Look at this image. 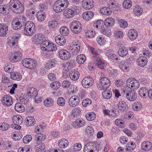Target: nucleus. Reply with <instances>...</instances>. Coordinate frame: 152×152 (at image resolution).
I'll list each match as a JSON object with an SVG mask.
<instances>
[{
	"label": "nucleus",
	"mask_w": 152,
	"mask_h": 152,
	"mask_svg": "<svg viewBox=\"0 0 152 152\" xmlns=\"http://www.w3.org/2000/svg\"><path fill=\"white\" fill-rule=\"evenodd\" d=\"M100 145L96 141L87 143L84 146V152H98Z\"/></svg>",
	"instance_id": "f257e3e1"
},
{
	"label": "nucleus",
	"mask_w": 152,
	"mask_h": 152,
	"mask_svg": "<svg viewBox=\"0 0 152 152\" xmlns=\"http://www.w3.org/2000/svg\"><path fill=\"white\" fill-rule=\"evenodd\" d=\"M35 24L33 22L28 21L24 26L23 32L26 35L31 36L35 32Z\"/></svg>",
	"instance_id": "f03ea898"
},
{
	"label": "nucleus",
	"mask_w": 152,
	"mask_h": 152,
	"mask_svg": "<svg viewBox=\"0 0 152 152\" xmlns=\"http://www.w3.org/2000/svg\"><path fill=\"white\" fill-rule=\"evenodd\" d=\"M80 10V8L79 6L73 5L71 9H67L64 10V16L67 18H72L75 14H78Z\"/></svg>",
	"instance_id": "7ed1b4c3"
},
{
	"label": "nucleus",
	"mask_w": 152,
	"mask_h": 152,
	"mask_svg": "<svg viewBox=\"0 0 152 152\" xmlns=\"http://www.w3.org/2000/svg\"><path fill=\"white\" fill-rule=\"evenodd\" d=\"M100 83L97 84V87L99 90H106L110 85V80L106 77H101L99 79Z\"/></svg>",
	"instance_id": "20e7f679"
},
{
	"label": "nucleus",
	"mask_w": 152,
	"mask_h": 152,
	"mask_svg": "<svg viewBox=\"0 0 152 152\" xmlns=\"http://www.w3.org/2000/svg\"><path fill=\"white\" fill-rule=\"evenodd\" d=\"M22 64L25 67L30 69H35L37 65V61L34 59L26 58L24 59L22 61Z\"/></svg>",
	"instance_id": "39448f33"
},
{
	"label": "nucleus",
	"mask_w": 152,
	"mask_h": 152,
	"mask_svg": "<svg viewBox=\"0 0 152 152\" xmlns=\"http://www.w3.org/2000/svg\"><path fill=\"white\" fill-rule=\"evenodd\" d=\"M12 121L14 124L13 127L15 129H20L21 127L20 126L23 122V120L22 117L18 115H15L12 118Z\"/></svg>",
	"instance_id": "423d86ee"
},
{
	"label": "nucleus",
	"mask_w": 152,
	"mask_h": 152,
	"mask_svg": "<svg viewBox=\"0 0 152 152\" xmlns=\"http://www.w3.org/2000/svg\"><path fill=\"white\" fill-rule=\"evenodd\" d=\"M126 85L127 86L130 88H134L133 90L137 89L139 87L140 83L139 81L134 78H129L126 81Z\"/></svg>",
	"instance_id": "0eeeda50"
},
{
	"label": "nucleus",
	"mask_w": 152,
	"mask_h": 152,
	"mask_svg": "<svg viewBox=\"0 0 152 152\" xmlns=\"http://www.w3.org/2000/svg\"><path fill=\"white\" fill-rule=\"evenodd\" d=\"M94 82V80L92 77H86L83 79L82 84L83 88H88L92 86Z\"/></svg>",
	"instance_id": "6e6552de"
},
{
	"label": "nucleus",
	"mask_w": 152,
	"mask_h": 152,
	"mask_svg": "<svg viewBox=\"0 0 152 152\" xmlns=\"http://www.w3.org/2000/svg\"><path fill=\"white\" fill-rule=\"evenodd\" d=\"M60 58L62 60H67L69 59L71 56L70 53L68 51L62 49L58 52Z\"/></svg>",
	"instance_id": "1a4fd4ad"
},
{
	"label": "nucleus",
	"mask_w": 152,
	"mask_h": 152,
	"mask_svg": "<svg viewBox=\"0 0 152 152\" xmlns=\"http://www.w3.org/2000/svg\"><path fill=\"white\" fill-rule=\"evenodd\" d=\"M94 63L101 69H104L106 66L105 63L99 57H94L93 60Z\"/></svg>",
	"instance_id": "9d476101"
},
{
	"label": "nucleus",
	"mask_w": 152,
	"mask_h": 152,
	"mask_svg": "<svg viewBox=\"0 0 152 152\" xmlns=\"http://www.w3.org/2000/svg\"><path fill=\"white\" fill-rule=\"evenodd\" d=\"M80 102V97L77 96H73L69 99V104L70 106L75 107L79 104Z\"/></svg>",
	"instance_id": "9b49d317"
},
{
	"label": "nucleus",
	"mask_w": 152,
	"mask_h": 152,
	"mask_svg": "<svg viewBox=\"0 0 152 152\" xmlns=\"http://www.w3.org/2000/svg\"><path fill=\"white\" fill-rule=\"evenodd\" d=\"M22 56V54L20 51H15L13 52V53L11 56L10 60L15 62H18L21 59Z\"/></svg>",
	"instance_id": "f8f14e48"
},
{
	"label": "nucleus",
	"mask_w": 152,
	"mask_h": 152,
	"mask_svg": "<svg viewBox=\"0 0 152 152\" xmlns=\"http://www.w3.org/2000/svg\"><path fill=\"white\" fill-rule=\"evenodd\" d=\"M28 90L27 94L30 98L34 99L37 96L38 91L37 89L33 87H30Z\"/></svg>",
	"instance_id": "ddd939ff"
},
{
	"label": "nucleus",
	"mask_w": 152,
	"mask_h": 152,
	"mask_svg": "<svg viewBox=\"0 0 152 152\" xmlns=\"http://www.w3.org/2000/svg\"><path fill=\"white\" fill-rule=\"evenodd\" d=\"M119 110L123 112H126L128 109V107L126 102L124 101H120L117 104Z\"/></svg>",
	"instance_id": "4468645a"
},
{
	"label": "nucleus",
	"mask_w": 152,
	"mask_h": 152,
	"mask_svg": "<svg viewBox=\"0 0 152 152\" xmlns=\"http://www.w3.org/2000/svg\"><path fill=\"white\" fill-rule=\"evenodd\" d=\"M130 64L126 60L122 61L119 63V67L124 72H127L129 70Z\"/></svg>",
	"instance_id": "2eb2a0df"
},
{
	"label": "nucleus",
	"mask_w": 152,
	"mask_h": 152,
	"mask_svg": "<svg viewBox=\"0 0 152 152\" xmlns=\"http://www.w3.org/2000/svg\"><path fill=\"white\" fill-rule=\"evenodd\" d=\"M53 8L57 13L61 12L66 9L63 6H61V3L58 0L54 3Z\"/></svg>",
	"instance_id": "dca6fc26"
},
{
	"label": "nucleus",
	"mask_w": 152,
	"mask_h": 152,
	"mask_svg": "<svg viewBox=\"0 0 152 152\" xmlns=\"http://www.w3.org/2000/svg\"><path fill=\"white\" fill-rule=\"evenodd\" d=\"M148 60L146 57L141 56L137 60V64L140 66L144 67L147 64Z\"/></svg>",
	"instance_id": "f3484780"
},
{
	"label": "nucleus",
	"mask_w": 152,
	"mask_h": 152,
	"mask_svg": "<svg viewBox=\"0 0 152 152\" xmlns=\"http://www.w3.org/2000/svg\"><path fill=\"white\" fill-rule=\"evenodd\" d=\"M8 27L7 25L4 23H0V36L5 37L7 34Z\"/></svg>",
	"instance_id": "a211bd4d"
},
{
	"label": "nucleus",
	"mask_w": 152,
	"mask_h": 152,
	"mask_svg": "<svg viewBox=\"0 0 152 152\" xmlns=\"http://www.w3.org/2000/svg\"><path fill=\"white\" fill-rule=\"evenodd\" d=\"M128 50L125 46H121L118 49V55L121 57L126 56L128 54Z\"/></svg>",
	"instance_id": "6ab92c4d"
},
{
	"label": "nucleus",
	"mask_w": 152,
	"mask_h": 152,
	"mask_svg": "<svg viewBox=\"0 0 152 152\" xmlns=\"http://www.w3.org/2000/svg\"><path fill=\"white\" fill-rule=\"evenodd\" d=\"M94 14L93 12L91 11H88L84 12L82 15L84 20L89 21L93 18Z\"/></svg>",
	"instance_id": "aec40b11"
},
{
	"label": "nucleus",
	"mask_w": 152,
	"mask_h": 152,
	"mask_svg": "<svg viewBox=\"0 0 152 152\" xmlns=\"http://www.w3.org/2000/svg\"><path fill=\"white\" fill-rule=\"evenodd\" d=\"M13 8H14V9L12 10L17 13H21L24 10V5L21 3L17 5L15 4L14 5Z\"/></svg>",
	"instance_id": "412c9836"
},
{
	"label": "nucleus",
	"mask_w": 152,
	"mask_h": 152,
	"mask_svg": "<svg viewBox=\"0 0 152 152\" xmlns=\"http://www.w3.org/2000/svg\"><path fill=\"white\" fill-rule=\"evenodd\" d=\"M141 148L143 150L149 151L152 148V143L149 141L144 142L141 144Z\"/></svg>",
	"instance_id": "4be33fe9"
},
{
	"label": "nucleus",
	"mask_w": 152,
	"mask_h": 152,
	"mask_svg": "<svg viewBox=\"0 0 152 152\" xmlns=\"http://www.w3.org/2000/svg\"><path fill=\"white\" fill-rule=\"evenodd\" d=\"M79 72L75 69H72L69 73V77L72 80H77L79 78Z\"/></svg>",
	"instance_id": "5701e85b"
},
{
	"label": "nucleus",
	"mask_w": 152,
	"mask_h": 152,
	"mask_svg": "<svg viewBox=\"0 0 152 152\" xmlns=\"http://www.w3.org/2000/svg\"><path fill=\"white\" fill-rule=\"evenodd\" d=\"M24 121L25 124L27 126H31L35 124V120L32 116H28L25 118Z\"/></svg>",
	"instance_id": "b1692460"
},
{
	"label": "nucleus",
	"mask_w": 152,
	"mask_h": 152,
	"mask_svg": "<svg viewBox=\"0 0 152 152\" xmlns=\"http://www.w3.org/2000/svg\"><path fill=\"white\" fill-rule=\"evenodd\" d=\"M55 40L56 42L61 46H63L66 43V39L64 37H61V35H58L55 37Z\"/></svg>",
	"instance_id": "393cba45"
},
{
	"label": "nucleus",
	"mask_w": 152,
	"mask_h": 152,
	"mask_svg": "<svg viewBox=\"0 0 152 152\" xmlns=\"http://www.w3.org/2000/svg\"><path fill=\"white\" fill-rule=\"evenodd\" d=\"M138 33L136 30L131 29L129 31L128 35L130 39L133 40L136 39L138 36Z\"/></svg>",
	"instance_id": "a878e982"
},
{
	"label": "nucleus",
	"mask_w": 152,
	"mask_h": 152,
	"mask_svg": "<svg viewBox=\"0 0 152 152\" xmlns=\"http://www.w3.org/2000/svg\"><path fill=\"white\" fill-rule=\"evenodd\" d=\"M129 93L126 94V99L129 101H134L137 98V94L134 91H132L130 90Z\"/></svg>",
	"instance_id": "bb28decb"
},
{
	"label": "nucleus",
	"mask_w": 152,
	"mask_h": 152,
	"mask_svg": "<svg viewBox=\"0 0 152 152\" xmlns=\"http://www.w3.org/2000/svg\"><path fill=\"white\" fill-rule=\"evenodd\" d=\"M85 123V121L84 120L78 119L73 123L72 125L75 128H78L84 126Z\"/></svg>",
	"instance_id": "cd10ccee"
},
{
	"label": "nucleus",
	"mask_w": 152,
	"mask_h": 152,
	"mask_svg": "<svg viewBox=\"0 0 152 152\" xmlns=\"http://www.w3.org/2000/svg\"><path fill=\"white\" fill-rule=\"evenodd\" d=\"M115 20L112 17H109L106 18L104 22V24L107 27L112 26L115 24Z\"/></svg>",
	"instance_id": "c85d7f7f"
},
{
	"label": "nucleus",
	"mask_w": 152,
	"mask_h": 152,
	"mask_svg": "<svg viewBox=\"0 0 152 152\" xmlns=\"http://www.w3.org/2000/svg\"><path fill=\"white\" fill-rule=\"evenodd\" d=\"M83 4V7L85 9L88 10L94 7V2L92 0H86Z\"/></svg>",
	"instance_id": "c756f323"
},
{
	"label": "nucleus",
	"mask_w": 152,
	"mask_h": 152,
	"mask_svg": "<svg viewBox=\"0 0 152 152\" xmlns=\"http://www.w3.org/2000/svg\"><path fill=\"white\" fill-rule=\"evenodd\" d=\"M10 75L11 79L14 80L20 81L22 79V75L18 72H12Z\"/></svg>",
	"instance_id": "7c9ffc66"
},
{
	"label": "nucleus",
	"mask_w": 152,
	"mask_h": 152,
	"mask_svg": "<svg viewBox=\"0 0 152 152\" xmlns=\"http://www.w3.org/2000/svg\"><path fill=\"white\" fill-rule=\"evenodd\" d=\"M100 12L102 15H108L111 14L112 10L109 7H104L101 8L99 10Z\"/></svg>",
	"instance_id": "2f4dec72"
},
{
	"label": "nucleus",
	"mask_w": 152,
	"mask_h": 152,
	"mask_svg": "<svg viewBox=\"0 0 152 152\" xmlns=\"http://www.w3.org/2000/svg\"><path fill=\"white\" fill-rule=\"evenodd\" d=\"M34 39L36 40V41L39 43H41L45 40V35L41 33L35 34Z\"/></svg>",
	"instance_id": "473e14b6"
},
{
	"label": "nucleus",
	"mask_w": 152,
	"mask_h": 152,
	"mask_svg": "<svg viewBox=\"0 0 152 152\" xmlns=\"http://www.w3.org/2000/svg\"><path fill=\"white\" fill-rule=\"evenodd\" d=\"M46 15L45 13L41 10L38 11L37 13V18L39 21H44L45 20Z\"/></svg>",
	"instance_id": "72a5a7b5"
},
{
	"label": "nucleus",
	"mask_w": 152,
	"mask_h": 152,
	"mask_svg": "<svg viewBox=\"0 0 152 152\" xmlns=\"http://www.w3.org/2000/svg\"><path fill=\"white\" fill-rule=\"evenodd\" d=\"M22 24L18 20H14L12 22V28L14 30H17L20 28L22 27Z\"/></svg>",
	"instance_id": "f704fd0d"
},
{
	"label": "nucleus",
	"mask_w": 152,
	"mask_h": 152,
	"mask_svg": "<svg viewBox=\"0 0 152 152\" xmlns=\"http://www.w3.org/2000/svg\"><path fill=\"white\" fill-rule=\"evenodd\" d=\"M20 36V34H18V36H14L12 37L11 40L8 41V44L11 46H12L17 43L18 41L19 37Z\"/></svg>",
	"instance_id": "c9c22d12"
},
{
	"label": "nucleus",
	"mask_w": 152,
	"mask_h": 152,
	"mask_svg": "<svg viewBox=\"0 0 152 152\" xmlns=\"http://www.w3.org/2000/svg\"><path fill=\"white\" fill-rule=\"evenodd\" d=\"M68 144L67 140L65 138H63L59 141L58 145L60 148H64L66 147Z\"/></svg>",
	"instance_id": "e433bc0d"
},
{
	"label": "nucleus",
	"mask_w": 152,
	"mask_h": 152,
	"mask_svg": "<svg viewBox=\"0 0 152 152\" xmlns=\"http://www.w3.org/2000/svg\"><path fill=\"white\" fill-rule=\"evenodd\" d=\"M15 109L16 111L20 113H22L25 110L24 106L20 102H18L15 104Z\"/></svg>",
	"instance_id": "4c0bfd02"
},
{
	"label": "nucleus",
	"mask_w": 152,
	"mask_h": 152,
	"mask_svg": "<svg viewBox=\"0 0 152 152\" xmlns=\"http://www.w3.org/2000/svg\"><path fill=\"white\" fill-rule=\"evenodd\" d=\"M6 7V5H0V12L5 15H7L10 11V10Z\"/></svg>",
	"instance_id": "58836bf2"
},
{
	"label": "nucleus",
	"mask_w": 152,
	"mask_h": 152,
	"mask_svg": "<svg viewBox=\"0 0 152 152\" xmlns=\"http://www.w3.org/2000/svg\"><path fill=\"white\" fill-rule=\"evenodd\" d=\"M60 32L63 36H66L69 34V30L67 27L62 26L60 29Z\"/></svg>",
	"instance_id": "ea45409f"
},
{
	"label": "nucleus",
	"mask_w": 152,
	"mask_h": 152,
	"mask_svg": "<svg viewBox=\"0 0 152 152\" xmlns=\"http://www.w3.org/2000/svg\"><path fill=\"white\" fill-rule=\"evenodd\" d=\"M91 53L94 55L93 56V59H94V57H98V56L100 54L101 52L100 50H95V49L92 47H90L89 48Z\"/></svg>",
	"instance_id": "a19ab883"
},
{
	"label": "nucleus",
	"mask_w": 152,
	"mask_h": 152,
	"mask_svg": "<svg viewBox=\"0 0 152 152\" xmlns=\"http://www.w3.org/2000/svg\"><path fill=\"white\" fill-rule=\"evenodd\" d=\"M136 147V145L133 142H129L126 146V151H132Z\"/></svg>",
	"instance_id": "79ce46f5"
},
{
	"label": "nucleus",
	"mask_w": 152,
	"mask_h": 152,
	"mask_svg": "<svg viewBox=\"0 0 152 152\" xmlns=\"http://www.w3.org/2000/svg\"><path fill=\"white\" fill-rule=\"evenodd\" d=\"M105 26H103L102 28H100L101 29L100 31L103 34L109 37L111 35V30L108 29L107 27H105Z\"/></svg>",
	"instance_id": "37998d69"
},
{
	"label": "nucleus",
	"mask_w": 152,
	"mask_h": 152,
	"mask_svg": "<svg viewBox=\"0 0 152 152\" xmlns=\"http://www.w3.org/2000/svg\"><path fill=\"white\" fill-rule=\"evenodd\" d=\"M76 60L79 64H83L86 60V57L84 55L80 54L77 56Z\"/></svg>",
	"instance_id": "c03bdc74"
},
{
	"label": "nucleus",
	"mask_w": 152,
	"mask_h": 152,
	"mask_svg": "<svg viewBox=\"0 0 152 152\" xmlns=\"http://www.w3.org/2000/svg\"><path fill=\"white\" fill-rule=\"evenodd\" d=\"M86 117L87 120L92 121L95 119L96 115L95 113L93 112H90L87 113L86 114Z\"/></svg>",
	"instance_id": "a18cd8bd"
},
{
	"label": "nucleus",
	"mask_w": 152,
	"mask_h": 152,
	"mask_svg": "<svg viewBox=\"0 0 152 152\" xmlns=\"http://www.w3.org/2000/svg\"><path fill=\"white\" fill-rule=\"evenodd\" d=\"M102 95L104 99H108L111 97L112 93L111 91L106 89L102 92Z\"/></svg>",
	"instance_id": "49530a36"
},
{
	"label": "nucleus",
	"mask_w": 152,
	"mask_h": 152,
	"mask_svg": "<svg viewBox=\"0 0 152 152\" xmlns=\"http://www.w3.org/2000/svg\"><path fill=\"white\" fill-rule=\"evenodd\" d=\"M44 104L46 107H51L53 105V101L51 98H48L44 100Z\"/></svg>",
	"instance_id": "de8ad7c7"
},
{
	"label": "nucleus",
	"mask_w": 152,
	"mask_h": 152,
	"mask_svg": "<svg viewBox=\"0 0 152 152\" xmlns=\"http://www.w3.org/2000/svg\"><path fill=\"white\" fill-rule=\"evenodd\" d=\"M108 5L110 8L111 9H112L114 10H117L118 8L117 4L114 1H110Z\"/></svg>",
	"instance_id": "09e8293b"
},
{
	"label": "nucleus",
	"mask_w": 152,
	"mask_h": 152,
	"mask_svg": "<svg viewBox=\"0 0 152 152\" xmlns=\"http://www.w3.org/2000/svg\"><path fill=\"white\" fill-rule=\"evenodd\" d=\"M58 22L56 20H51L49 22L48 26L51 29H54L57 27Z\"/></svg>",
	"instance_id": "8fccbe9b"
},
{
	"label": "nucleus",
	"mask_w": 152,
	"mask_h": 152,
	"mask_svg": "<svg viewBox=\"0 0 152 152\" xmlns=\"http://www.w3.org/2000/svg\"><path fill=\"white\" fill-rule=\"evenodd\" d=\"M81 111L80 108H75L72 110L71 116L73 118H75L78 117Z\"/></svg>",
	"instance_id": "3c124183"
},
{
	"label": "nucleus",
	"mask_w": 152,
	"mask_h": 152,
	"mask_svg": "<svg viewBox=\"0 0 152 152\" xmlns=\"http://www.w3.org/2000/svg\"><path fill=\"white\" fill-rule=\"evenodd\" d=\"M96 41L100 45H104L106 42L104 37L103 35H100L96 38Z\"/></svg>",
	"instance_id": "603ef678"
},
{
	"label": "nucleus",
	"mask_w": 152,
	"mask_h": 152,
	"mask_svg": "<svg viewBox=\"0 0 152 152\" xmlns=\"http://www.w3.org/2000/svg\"><path fill=\"white\" fill-rule=\"evenodd\" d=\"M134 12L135 15L137 16H140L142 13V9L139 5H137L135 7Z\"/></svg>",
	"instance_id": "864d4df0"
},
{
	"label": "nucleus",
	"mask_w": 152,
	"mask_h": 152,
	"mask_svg": "<svg viewBox=\"0 0 152 152\" xmlns=\"http://www.w3.org/2000/svg\"><path fill=\"white\" fill-rule=\"evenodd\" d=\"M95 33L92 30H87L85 33V35L87 37L90 39L93 38L95 36Z\"/></svg>",
	"instance_id": "5fc2aeb1"
},
{
	"label": "nucleus",
	"mask_w": 152,
	"mask_h": 152,
	"mask_svg": "<svg viewBox=\"0 0 152 152\" xmlns=\"http://www.w3.org/2000/svg\"><path fill=\"white\" fill-rule=\"evenodd\" d=\"M61 86V83L58 81H54L50 84V87L55 90L58 89Z\"/></svg>",
	"instance_id": "6e6d98bb"
},
{
	"label": "nucleus",
	"mask_w": 152,
	"mask_h": 152,
	"mask_svg": "<svg viewBox=\"0 0 152 152\" xmlns=\"http://www.w3.org/2000/svg\"><path fill=\"white\" fill-rule=\"evenodd\" d=\"M148 91L145 88H142L139 89V94L141 97H145Z\"/></svg>",
	"instance_id": "4d7b16f0"
},
{
	"label": "nucleus",
	"mask_w": 152,
	"mask_h": 152,
	"mask_svg": "<svg viewBox=\"0 0 152 152\" xmlns=\"http://www.w3.org/2000/svg\"><path fill=\"white\" fill-rule=\"evenodd\" d=\"M65 102V99L62 97H59L57 99V104L60 106H64Z\"/></svg>",
	"instance_id": "13d9d810"
},
{
	"label": "nucleus",
	"mask_w": 152,
	"mask_h": 152,
	"mask_svg": "<svg viewBox=\"0 0 152 152\" xmlns=\"http://www.w3.org/2000/svg\"><path fill=\"white\" fill-rule=\"evenodd\" d=\"M133 108L135 111H138L140 110L142 107V106L140 103L138 102H136L133 104Z\"/></svg>",
	"instance_id": "bf43d9fd"
},
{
	"label": "nucleus",
	"mask_w": 152,
	"mask_h": 152,
	"mask_svg": "<svg viewBox=\"0 0 152 152\" xmlns=\"http://www.w3.org/2000/svg\"><path fill=\"white\" fill-rule=\"evenodd\" d=\"M115 124L120 128H123L124 127V122L121 119H116L115 121Z\"/></svg>",
	"instance_id": "052dcab7"
},
{
	"label": "nucleus",
	"mask_w": 152,
	"mask_h": 152,
	"mask_svg": "<svg viewBox=\"0 0 152 152\" xmlns=\"http://www.w3.org/2000/svg\"><path fill=\"white\" fill-rule=\"evenodd\" d=\"M118 23L120 27L126 28L128 26L127 22L124 19H120L118 21Z\"/></svg>",
	"instance_id": "680f3d73"
},
{
	"label": "nucleus",
	"mask_w": 152,
	"mask_h": 152,
	"mask_svg": "<svg viewBox=\"0 0 152 152\" xmlns=\"http://www.w3.org/2000/svg\"><path fill=\"white\" fill-rule=\"evenodd\" d=\"M131 1L130 0H125L123 3L124 7L126 9L129 8L132 6Z\"/></svg>",
	"instance_id": "e2e57ef3"
},
{
	"label": "nucleus",
	"mask_w": 152,
	"mask_h": 152,
	"mask_svg": "<svg viewBox=\"0 0 152 152\" xmlns=\"http://www.w3.org/2000/svg\"><path fill=\"white\" fill-rule=\"evenodd\" d=\"M69 87H70L68 89V92L70 94H75V93L77 91V86L75 85H70Z\"/></svg>",
	"instance_id": "0e129e2a"
},
{
	"label": "nucleus",
	"mask_w": 152,
	"mask_h": 152,
	"mask_svg": "<svg viewBox=\"0 0 152 152\" xmlns=\"http://www.w3.org/2000/svg\"><path fill=\"white\" fill-rule=\"evenodd\" d=\"M32 137L30 135H26L23 138V142L25 144L29 143L32 140Z\"/></svg>",
	"instance_id": "69168bd1"
},
{
	"label": "nucleus",
	"mask_w": 152,
	"mask_h": 152,
	"mask_svg": "<svg viewBox=\"0 0 152 152\" xmlns=\"http://www.w3.org/2000/svg\"><path fill=\"white\" fill-rule=\"evenodd\" d=\"M115 37L117 38H122L123 36V33L121 31L117 30L115 31L114 33Z\"/></svg>",
	"instance_id": "338daca9"
},
{
	"label": "nucleus",
	"mask_w": 152,
	"mask_h": 152,
	"mask_svg": "<svg viewBox=\"0 0 152 152\" xmlns=\"http://www.w3.org/2000/svg\"><path fill=\"white\" fill-rule=\"evenodd\" d=\"M71 85V82L68 80H64L62 83L61 86L63 88H67Z\"/></svg>",
	"instance_id": "774afa93"
}]
</instances>
